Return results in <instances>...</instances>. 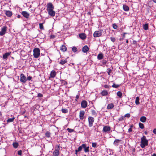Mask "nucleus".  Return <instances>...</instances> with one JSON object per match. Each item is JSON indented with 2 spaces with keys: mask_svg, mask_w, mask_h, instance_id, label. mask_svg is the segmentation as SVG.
<instances>
[{
  "mask_svg": "<svg viewBox=\"0 0 156 156\" xmlns=\"http://www.w3.org/2000/svg\"><path fill=\"white\" fill-rule=\"evenodd\" d=\"M148 145V141L145 136H143L141 138L140 146L142 148H144Z\"/></svg>",
  "mask_w": 156,
  "mask_h": 156,
  "instance_id": "nucleus-1",
  "label": "nucleus"
},
{
  "mask_svg": "<svg viewBox=\"0 0 156 156\" xmlns=\"http://www.w3.org/2000/svg\"><path fill=\"white\" fill-rule=\"evenodd\" d=\"M60 144L57 145L55 147V150L53 151V154L54 156H58L59 154Z\"/></svg>",
  "mask_w": 156,
  "mask_h": 156,
  "instance_id": "nucleus-2",
  "label": "nucleus"
},
{
  "mask_svg": "<svg viewBox=\"0 0 156 156\" xmlns=\"http://www.w3.org/2000/svg\"><path fill=\"white\" fill-rule=\"evenodd\" d=\"M33 56L35 58H38L40 55V50L38 48H35L33 50Z\"/></svg>",
  "mask_w": 156,
  "mask_h": 156,
  "instance_id": "nucleus-3",
  "label": "nucleus"
},
{
  "mask_svg": "<svg viewBox=\"0 0 156 156\" xmlns=\"http://www.w3.org/2000/svg\"><path fill=\"white\" fill-rule=\"evenodd\" d=\"M112 132L111 131V127L109 126H104L102 130V131L104 133H109L110 132Z\"/></svg>",
  "mask_w": 156,
  "mask_h": 156,
  "instance_id": "nucleus-4",
  "label": "nucleus"
},
{
  "mask_svg": "<svg viewBox=\"0 0 156 156\" xmlns=\"http://www.w3.org/2000/svg\"><path fill=\"white\" fill-rule=\"evenodd\" d=\"M94 120V118L93 117L91 116L89 117L88 121L89 122L88 126L89 127H91L93 126Z\"/></svg>",
  "mask_w": 156,
  "mask_h": 156,
  "instance_id": "nucleus-5",
  "label": "nucleus"
},
{
  "mask_svg": "<svg viewBox=\"0 0 156 156\" xmlns=\"http://www.w3.org/2000/svg\"><path fill=\"white\" fill-rule=\"evenodd\" d=\"M47 11L53 10L54 9V7L52 4L51 2H49L47 5Z\"/></svg>",
  "mask_w": 156,
  "mask_h": 156,
  "instance_id": "nucleus-6",
  "label": "nucleus"
},
{
  "mask_svg": "<svg viewBox=\"0 0 156 156\" xmlns=\"http://www.w3.org/2000/svg\"><path fill=\"white\" fill-rule=\"evenodd\" d=\"M101 31H96L93 34V36L94 37H99L101 36L102 32Z\"/></svg>",
  "mask_w": 156,
  "mask_h": 156,
  "instance_id": "nucleus-7",
  "label": "nucleus"
},
{
  "mask_svg": "<svg viewBox=\"0 0 156 156\" xmlns=\"http://www.w3.org/2000/svg\"><path fill=\"white\" fill-rule=\"evenodd\" d=\"M7 30V27L5 26L3 27L1 29V31H0V35L3 36L4 35L6 32Z\"/></svg>",
  "mask_w": 156,
  "mask_h": 156,
  "instance_id": "nucleus-8",
  "label": "nucleus"
},
{
  "mask_svg": "<svg viewBox=\"0 0 156 156\" xmlns=\"http://www.w3.org/2000/svg\"><path fill=\"white\" fill-rule=\"evenodd\" d=\"M20 80L23 83H25L27 81L26 77L23 73H21L20 74Z\"/></svg>",
  "mask_w": 156,
  "mask_h": 156,
  "instance_id": "nucleus-9",
  "label": "nucleus"
},
{
  "mask_svg": "<svg viewBox=\"0 0 156 156\" xmlns=\"http://www.w3.org/2000/svg\"><path fill=\"white\" fill-rule=\"evenodd\" d=\"M82 147L84 149V151L86 152H88L89 151V146L87 147V145L85 144H83Z\"/></svg>",
  "mask_w": 156,
  "mask_h": 156,
  "instance_id": "nucleus-10",
  "label": "nucleus"
},
{
  "mask_svg": "<svg viewBox=\"0 0 156 156\" xmlns=\"http://www.w3.org/2000/svg\"><path fill=\"white\" fill-rule=\"evenodd\" d=\"M4 11L5 12L6 15L8 17H11L12 15V12L10 11L4 10Z\"/></svg>",
  "mask_w": 156,
  "mask_h": 156,
  "instance_id": "nucleus-11",
  "label": "nucleus"
},
{
  "mask_svg": "<svg viewBox=\"0 0 156 156\" xmlns=\"http://www.w3.org/2000/svg\"><path fill=\"white\" fill-rule=\"evenodd\" d=\"M81 107L83 108H85L87 106V103L85 100L81 102Z\"/></svg>",
  "mask_w": 156,
  "mask_h": 156,
  "instance_id": "nucleus-12",
  "label": "nucleus"
},
{
  "mask_svg": "<svg viewBox=\"0 0 156 156\" xmlns=\"http://www.w3.org/2000/svg\"><path fill=\"white\" fill-rule=\"evenodd\" d=\"M48 14L51 16H54L55 14V12L53 10H51L47 11Z\"/></svg>",
  "mask_w": 156,
  "mask_h": 156,
  "instance_id": "nucleus-13",
  "label": "nucleus"
},
{
  "mask_svg": "<svg viewBox=\"0 0 156 156\" xmlns=\"http://www.w3.org/2000/svg\"><path fill=\"white\" fill-rule=\"evenodd\" d=\"M85 112L84 111H81L80 112L79 117L80 119L81 120H83L84 118V115Z\"/></svg>",
  "mask_w": 156,
  "mask_h": 156,
  "instance_id": "nucleus-14",
  "label": "nucleus"
},
{
  "mask_svg": "<svg viewBox=\"0 0 156 156\" xmlns=\"http://www.w3.org/2000/svg\"><path fill=\"white\" fill-rule=\"evenodd\" d=\"M21 14L24 17L27 19L29 18L30 16L29 14L26 11H22Z\"/></svg>",
  "mask_w": 156,
  "mask_h": 156,
  "instance_id": "nucleus-15",
  "label": "nucleus"
},
{
  "mask_svg": "<svg viewBox=\"0 0 156 156\" xmlns=\"http://www.w3.org/2000/svg\"><path fill=\"white\" fill-rule=\"evenodd\" d=\"M89 48L87 45H85L83 47L82 49V51L85 53H87V52L89 51Z\"/></svg>",
  "mask_w": 156,
  "mask_h": 156,
  "instance_id": "nucleus-16",
  "label": "nucleus"
},
{
  "mask_svg": "<svg viewBox=\"0 0 156 156\" xmlns=\"http://www.w3.org/2000/svg\"><path fill=\"white\" fill-rule=\"evenodd\" d=\"M67 62L66 59L63 58H61L60 60L59 63L61 65H63Z\"/></svg>",
  "mask_w": 156,
  "mask_h": 156,
  "instance_id": "nucleus-17",
  "label": "nucleus"
},
{
  "mask_svg": "<svg viewBox=\"0 0 156 156\" xmlns=\"http://www.w3.org/2000/svg\"><path fill=\"white\" fill-rule=\"evenodd\" d=\"M56 74V73L55 71L54 70H53L51 72L50 77L51 78H54Z\"/></svg>",
  "mask_w": 156,
  "mask_h": 156,
  "instance_id": "nucleus-18",
  "label": "nucleus"
},
{
  "mask_svg": "<svg viewBox=\"0 0 156 156\" xmlns=\"http://www.w3.org/2000/svg\"><path fill=\"white\" fill-rule=\"evenodd\" d=\"M80 37L82 40H84L86 38V36L84 33H81L79 34Z\"/></svg>",
  "mask_w": 156,
  "mask_h": 156,
  "instance_id": "nucleus-19",
  "label": "nucleus"
},
{
  "mask_svg": "<svg viewBox=\"0 0 156 156\" xmlns=\"http://www.w3.org/2000/svg\"><path fill=\"white\" fill-rule=\"evenodd\" d=\"M114 107V104L112 103L108 104L107 106L108 109H111L113 108Z\"/></svg>",
  "mask_w": 156,
  "mask_h": 156,
  "instance_id": "nucleus-20",
  "label": "nucleus"
},
{
  "mask_svg": "<svg viewBox=\"0 0 156 156\" xmlns=\"http://www.w3.org/2000/svg\"><path fill=\"white\" fill-rule=\"evenodd\" d=\"M60 50L62 51L65 52L67 50V48L65 45H62L61 47Z\"/></svg>",
  "mask_w": 156,
  "mask_h": 156,
  "instance_id": "nucleus-21",
  "label": "nucleus"
},
{
  "mask_svg": "<svg viewBox=\"0 0 156 156\" xmlns=\"http://www.w3.org/2000/svg\"><path fill=\"white\" fill-rule=\"evenodd\" d=\"M103 55L102 53L99 54L97 56V58L99 60L102 59L103 58Z\"/></svg>",
  "mask_w": 156,
  "mask_h": 156,
  "instance_id": "nucleus-22",
  "label": "nucleus"
},
{
  "mask_svg": "<svg viewBox=\"0 0 156 156\" xmlns=\"http://www.w3.org/2000/svg\"><path fill=\"white\" fill-rule=\"evenodd\" d=\"M11 52H7L5 53L3 55V59H6L11 54Z\"/></svg>",
  "mask_w": 156,
  "mask_h": 156,
  "instance_id": "nucleus-23",
  "label": "nucleus"
},
{
  "mask_svg": "<svg viewBox=\"0 0 156 156\" xmlns=\"http://www.w3.org/2000/svg\"><path fill=\"white\" fill-rule=\"evenodd\" d=\"M101 95L103 96H105L107 95L108 94V92L105 90L102 91L101 93Z\"/></svg>",
  "mask_w": 156,
  "mask_h": 156,
  "instance_id": "nucleus-24",
  "label": "nucleus"
},
{
  "mask_svg": "<svg viewBox=\"0 0 156 156\" xmlns=\"http://www.w3.org/2000/svg\"><path fill=\"white\" fill-rule=\"evenodd\" d=\"M147 120V118L144 116H141L140 119V120L143 122H145Z\"/></svg>",
  "mask_w": 156,
  "mask_h": 156,
  "instance_id": "nucleus-25",
  "label": "nucleus"
},
{
  "mask_svg": "<svg viewBox=\"0 0 156 156\" xmlns=\"http://www.w3.org/2000/svg\"><path fill=\"white\" fill-rule=\"evenodd\" d=\"M123 10L125 11H128L129 9V7L125 5H123Z\"/></svg>",
  "mask_w": 156,
  "mask_h": 156,
  "instance_id": "nucleus-26",
  "label": "nucleus"
},
{
  "mask_svg": "<svg viewBox=\"0 0 156 156\" xmlns=\"http://www.w3.org/2000/svg\"><path fill=\"white\" fill-rule=\"evenodd\" d=\"M143 28L145 30H147L148 29V24L146 23L143 26Z\"/></svg>",
  "mask_w": 156,
  "mask_h": 156,
  "instance_id": "nucleus-27",
  "label": "nucleus"
},
{
  "mask_svg": "<svg viewBox=\"0 0 156 156\" xmlns=\"http://www.w3.org/2000/svg\"><path fill=\"white\" fill-rule=\"evenodd\" d=\"M121 141V140L119 139H116L115 140L113 144L117 146L118 145V144L119 143V142Z\"/></svg>",
  "mask_w": 156,
  "mask_h": 156,
  "instance_id": "nucleus-28",
  "label": "nucleus"
},
{
  "mask_svg": "<svg viewBox=\"0 0 156 156\" xmlns=\"http://www.w3.org/2000/svg\"><path fill=\"white\" fill-rule=\"evenodd\" d=\"M117 96L119 98H121L122 96V93L120 91H118L117 93Z\"/></svg>",
  "mask_w": 156,
  "mask_h": 156,
  "instance_id": "nucleus-29",
  "label": "nucleus"
},
{
  "mask_svg": "<svg viewBox=\"0 0 156 156\" xmlns=\"http://www.w3.org/2000/svg\"><path fill=\"white\" fill-rule=\"evenodd\" d=\"M15 119V118L13 117L12 118L9 119L7 120V123L12 122H13Z\"/></svg>",
  "mask_w": 156,
  "mask_h": 156,
  "instance_id": "nucleus-30",
  "label": "nucleus"
},
{
  "mask_svg": "<svg viewBox=\"0 0 156 156\" xmlns=\"http://www.w3.org/2000/svg\"><path fill=\"white\" fill-rule=\"evenodd\" d=\"M135 103L136 105H138L140 104L139 102V98L137 97L136 98L135 100Z\"/></svg>",
  "mask_w": 156,
  "mask_h": 156,
  "instance_id": "nucleus-31",
  "label": "nucleus"
},
{
  "mask_svg": "<svg viewBox=\"0 0 156 156\" xmlns=\"http://www.w3.org/2000/svg\"><path fill=\"white\" fill-rule=\"evenodd\" d=\"M91 113L92 115L95 117L97 115V113L94 110H93L91 111Z\"/></svg>",
  "mask_w": 156,
  "mask_h": 156,
  "instance_id": "nucleus-32",
  "label": "nucleus"
},
{
  "mask_svg": "<svg viewBox=\"0 0 156 156\" xmlns=\"http://www.w3.org/2000/svg\"><path fill=\"white\" fill-rule=\"evenodd\" d=\"M106 71L108 74L110 75V73L112 72V69H111L110 68H108L107 69Z\"/></svg>",
  "mask_w": 156,
  "mask_h": 156,
  "instance_id": "nucleus-33",
  "label": "nucleus"
},
{
  "mask_svg": "<svg viewBox=\"0 0 156 156\" xmlns=\"http://www.w3.org/2000/svg\"><path fill=\"white\" fill-rule=\"evenodd\" d=\"M39 28L41 30H44V27L43 25V24L42 23H40L39 24Z\"/></svg>",
  "mask_w": 156,
  "mask_h": 156,
  "instance_id": "nucleus-34",
  "label": "nucleus"
},
{
  "mask_svg": "<svg viewBox=\"0 0 156 156\" xmlns=\"http://www.w3.org/2000/svg\"><path fill=\"white\" fill-rule=\"evenodd\" d=\"M13 146L14 148H16L18 146V144L17 143H14L13 144Z\"/></svg>",
  "mask_w": 156,
  "mask_h": 156,
  "instance_id": "nucleus-35",
  "label": "nucleus"
},
{
  "mask_svg": "<svg viewBox=\"0 0 156 156\" xmlns=\"http://www.w3.org/2000/svg\"><path fill=\"white\" fill-rule=\"evenodd\" d=\"M61 83L64 85H66L67 84V82L64 80H61Z\"/></svg>",
  "mask_w": 156,
  "mask_h": 156,
  "instance_id": "nucleus-36",
  "label": "nucleus"
},
{
  "mask_svg": "<svg viewBox=\"0 0 156 156\" xmlns=\"http://www.w3.org/2000/svg\"><path fill=\"white\" fill-rule=\"evenodd\" d=\"M46 136L48 138H49L50 136V133L49 132L47 131L45 133Z\"/></svg>",
  "mask_w": 156,
  "mask_h": 156,
  "instance_id": "nucleus-37",
  "label": "nucleus"
},
{
  "mask_svg": "<svg viewBox=\"0 0 156 156\" xmlns=\"http://www.w3.org/2000/svg\"><path fill=\"white\" fill-rule=\"evenodd\" d=\"M139 127L141 129H143L144 128V126L143 123L140 122L139 124Z\"/></svg>",
  "mask_w": 156,
  "mask_h": 156,
  "instance_id": "nucleus-38",
  "label": "nucleus"
},
{
  "mask_svg": "<svg viewBox=\"0 0 156 156\" xmlns=\"http://www.w3.org/2000/svg\"><path fill=\"white\" fill-rule=\"evenodd\" d=\"M72 50L73 52H75L77 51L78 50L77 48L76 47H73L72 48Z\"/></svg>",
  "mask_w": 156,
  "mask_h": 156,
  "instance_id": "nucleus-39",
  "label": "nucleus"
},
{
  "mask_svg": "<svg viewBox=\"0 0 156 156\" xmlns=\"http://www.w3.org/2000/svg\"><path fill=\"white\" fill-rule=\"evenodd\" d=\"M120 85L118 84H116L115 83H113L112 85V87L113 88H117L119 87Z\"/></svg>",
  "mask_w": 156,
  "mask_h": 156,
  "instance_id": "nucleus-40",
  "label": "nucleus"
},
{
  "mask_svg": "<svg viewBox=\"0 0 156 156\" xmlns=\"http://www.w3.org/2000/svg\"><path fill=\"white\" fill-rule=\"evenodd\" d=\"M62 112L63 113H66L68 112V111L67 109L62 108Z\"/></svg>",
  "mask_w": 156,
  "mask_h": 156,
  "instance_id": "nucleus-41",
  "label": "nucleus"
},
{
  "mask_svg": "<svg viewBox=\"0 0 156 156\" xmlns=\"http://www.w3.org/2000/svg\"><path fill=\"white\" fill-rule=\"evenodd\" d=\"M97 143H92V147L94 148H95L97 147Z\"/></svg>",
  "mask_w": 156,
  "mask_h": 156,
  "instance_id": "nucleus-42",
  "label": "nucleus"
},
{
  "mask_svg": "<svg viewBox=\"0 0 156 156\" xmlns=\"http://www.w3.org/2000/svg\"><path fill=\"white\" fill-rule=\"evenodd\" d=\"M112 26H113V28L115 29H116L118 28V26L115 23L113 24V25H112Z\"/></svg>",
  "mask_w": 156,
  "mask_h": 156,
  "instance_id": "nucleus-43",
  "label": "nucleus"
},
{
  "mask_svg": "<svg viewBox=\"0 0 156 156\" xmlns=\"http://www.w3.org/2000/svg\"><path fill=\"white\" fill-rule=\"evenodd\" d=\"M67 130L69 133H71L74 131V129H70L69 128H68L67 129Z\"/></svg>",
  "mask_w": 156,
  "mask_h": 156,
  "instance_id": "nucleus-44",
  "label": "nucleus"
},
{
  "mask_svg": "<svg viewBox=\"0 0 156 156\" xmlns=\"http://www.w3.org/2000/svg\"><path fill=\"white\" fill-rule=\"evenodd\" d=\"M83 148V147H82V145L81 146H80L78 148V149H77V150L79 152L81 151H82Z\"/></svg>",
  "mask_w": 156,
  "mask_h": 156,
  "instance_id": "nucleus-45",
  "label": "nucleus"
},
{
  "mask_svg": "<svg viewBox=\"0 0 156 156\" xmlns=\"http://www.w3.org/2000/svg\"><path fill=\"white\" fill-rule=\"evenodd\" d=\"M124 116H122L119 118V120L120 121H122L124 119Z\"/></svg>",
  "mask_w": 156,
  "mask_h": 156,
  "instance_id": "nucleus-46",
  "label": "nucleus"
},
{
  "mask_svg": "<svg viewBox=\"0 0 156 156\" xmlns=\"http://www.w3.org/2000/svg\"><path fill=\"white\" fill-rule=\"evenodd\" d=\"M130 116V115L129 113H127L124 116L125 117L129 118Z\"/></svg>",
  "mask_w": 156,
  "mask_h": 156,
  "instance_id": "nucleus-47",
  "label": "nucleus"
},
{
  "mask_svg": "<svg viewBox=\"0 0 156 156\" xmlns=\"http://www.w3.org/2000/svg\"><path fill=\"white\" fill-rule=\"evenodd\" d=\"M106 63H107V61L106 60H102V65H105L106 64Z\"/></svg>",
  "mask_w": 156,
  "mask_h": 156,
  "instance_id": "nucleus-48",
  "label": "nucleus"
},
{
  "mask_svg": "<svg viewBox=\"0 0 156 156\" xmlns=\"http://www.w3.org/2000/svg\"><path fill=\"white\" fill-rule=\"evenodd\" d=\"M111 40L112 42H114L115 41V39L114 37H111Z\"/></svg>",
  "mask_w": 156,
  "mask_h": 156,
  "instance_id": "nucleus-49",
  "label": "nucleus"
},
{
  "mask_svg": "<svg viewBox=\"0 0 156 156\" xmlns=\"http://www.w3.org/2000/svg\"><path fill=\"white\" fill-rule=\"evenodd\" d=\"M43 96V95L42 94H41V93H39L37 94V97H42Z\"/></svg>",
  "mask_w": 156,
  "mask_h": 156,
  "instance_id": "nucleus-50",
  "label": "nucleus"
},
{
  "mask_svg": "<svg viewBox=\"0 0 156 156\" xmlns=\"http://www.w3.org/2000/svg\"><path fill=\"white\" fill-rule=\"evenodd\" d=\"M17 153L19 155H22V151L21 150L18 151Z\"/></svg>",
  "mask_w": 156,
  "mask_h": 156,
  "instance_id": "nucleus-51",
  "label": "nucleus"
},
{
  "mask_svg": "<svg viewBox=\"0 0 156 156\" xmlns=\"http://www.w3.org/2000/svg\"><path fill=\"white\" fill-rule=\"evenodd\" d=\"M32 77L30 76H29L27 78V80H30L32 79Z\"/></svg>",
  "mask_w": 156,
  "mask_h": 156,
  "instance_id": "nucleus-52",
  "label": "nucleus"
},
{
  "mask_svg": "<svg viewBox=\"0 0 156 156\" xmlns=\"http://www.w3.org/2000/svg\"><path fill=\"white\" fill-rule=\"evenodd\" d=\"M79 95H77L76 97V99H75V101H77V99H78L79 98Z\"/></svg>",
  "mask_w": 156,
  "mask_h": 156,
  "instance_id": "nucleus-53",
  "label": "nucleus"
},
{
  "mask_svg": "<svg viewBox=\"0 0 156 156\" xmlns=\"http://www.w3.org/2000/svg\"><path fill=\"white\" fill-rule=\"evenodd\" d=\"M104 87L105 88H109L110 87L108 85H105Z\"/></svg>",
  "mask_w": 156,
  "mask_h": 156,
  "instance_id": "nucleus-54",
  "label": "nucleus"
},
{
  "mask_svg": "<svg viewBox=\"0 0 156 156\" xmlns=\"http://www.w3.org/2000/svg\"><path fill=\"white\" fill-rule=\"evenodd\" d=\"M50 38L51 39V38H54L55 37V36L54 35H50Z\"/></svg>",
  "mask_w": 156,
  "mask_h": 156,
  "instance_id": "nucleus-55",
  "label": "nucleus"
},
{
  "mask_svg": "<svg viewBox=\"0 0 156 156\" xmlns=\"http://www.w3.org/2000/svg\"><path fill=\"white\" fill-rule=\"evenodd\" d=\"M133 44H137V41H133Z\"/></svg>",
  "mask_w": 156,
  "mask_h": 156,
  "instance_id": "nucleus-56",
  "label": "nucleus"
},
{
  "mask_svg": "<svg viewBox=\"0 0 156 156\" xmlns=\"http://www.w3.org/2000/svg\"><path fill=\"white\" fill-rule=\"evenodd\" d=\"M153 132L154 133L156 134V128L154 129Z\"/></svg>",
  "mask_w": 156,
  "mask_h": 156,
  "instance_id": "nucleus-57",
  "label": "nucleus"
},
{
  "mask_svg": "<svg viewBox=\"0 0 156 156\" xmlns=\"http://www.w3.org/2000/svg\"><path fill=\"white\" fill-rule=\"evenodd\" d=\"M132 131V129L131 128H130L128 129V132L130 133Z\"/></svg>",
  "mask_w": 156,
  "mask_h": 156,
  "instance_id": "nucleus-58",
  "label": "nucleus"
},
{
  "mask_svg": "<svg viewBox=\"0 0 156 156\" xmlns=\"http://www.w3.org/2000/svg\"><path fill=\"white\" fill-rule=\"evenodd\" d=\"M75 154H76V155H77V153L78 152H79L78 151V150H75Z\"/></svg>",
  "mask_w": 156,
  "mask_h": 156,
  "instance_id": "nucleus-59",
  "label": "nucleus"
},
{
  "mask_svg": "<svg viewBox=\"0 0 156 156\" xmlns=\"http://www.w3.org/2000/svg\"><path fill=\"white\" fill-rule=\"evenodd\" d=\"M17 17L18 18H20L21 17V16L20 15H17Z\"/></svg>",
  "mask_w": 156,
  "mask_h": 156,
  "instance_id": "nucleus-60",
  "label": "nucleus"
},
{
  "mask_svg": "<svg viewBox=\"0 0 156 156\" xmlns=\"http://www.w3.org/2000/svg\"><path fill=\"white\" fill-rule=\"evenodd\" d=\"M25 112H26V111H24L23 112H22V115H23V114H24L25 113Z\"/></svg>",
  "mask_w": 156,
  "mask_h": 156,
  "instance_id": "nucleus-61",
  "label": "nucleus"
},
{
  "mask_svg": "<svg viewBox=\"0 0 156 156\" xmlns=\"http://www.w3.org/2000/svg\"><path fill=\"white\" fill-rule=\"evenodd\" d=\"M152 1L155 3H156V0H152Z\"/></svg>",
  "mask_w": 156,
  "mask_h": 156,
  "instance_id": "nucleus-62",
  "label": "nucleus"
},
{
  "mask_svg": "<svg viewBox=\"0 0 156 156\" xmlns=\"http://www.w3.org/2000/svg\"><path fill=\"white\" fill-rule=\"evenodd\" d=\"M152 156H156V154H155V153L154 154L152 155Z\"/></svg>",
  "mask_w": 156,
  "mask_h": 156,
  "instance_id": "nucleus-63",
  "label": "nucleus"
},
{
  "mask_svg": "<svg viewBox=\"0 0 156 156\" xmlns=\"http://www.w3.org/2000/svg\"><path fill=\"white\" fill-rule=\"evenodd\" d=\"M145 134H147V131H145L144 132Z\"/></svg>",
  "mask_w": 156,
  "mask_h": 156,
  "instance_id": "nucleus-64",
  "label": "nucleus"
}]
</instances>
